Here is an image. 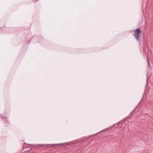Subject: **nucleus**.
Segmentation results:
<instances>
[{
    "instance_id": "nucleus-2",
    "label": "nucleus",
    "mask_w": 153,
    "mask_h": 153,
    "mask_svg": "<svg viewBox=\"0 0 153 153\" xmlns=\"http://www.w3.org/2000/svg\"><path fill=\"white\" fill-rule=\"evenodd\" d=\"M47 144H38L36 145H32V146H35L36 147H45L46 146H47Z\"/></svg>"
},
{
    "instance_id": "nucleus-5",
    "label": "nucleus",
    "mask_w": 153,
    "mask_h": 153,
    "mask_svg": "<svg viewBox=\"0 0 153 153\" xmlns=\"http://www.w3.org/2000/svg\"><path fill=\"white\" fill-rule=\"evenodd\" d=\"M148 64H149V62H148Z\"/></svg>"
},
{
    "instance_id": "nucleus-4",
    "label": "nucleus",
    "mask_w": 153,
    "mask_h": 153,
    "mask_svg": "<svg viewBox=\"0 0 153 153\" xmlns=\"http://www.w3.org/2000/svg\"><path fill=\"white\" fill-rule=\"evenodd\" d=\"M38 0H36V1H35V2H36V1H37Z\"/></svg>"
},
{
    "instance_id": "nucleus-3",
    "label": "nucleus",
    "mask_w": 153,
    "mask_h": 153,
    "mask_svg": "<svg viewBox=\"0 0 153 153\" xmlns=\"http://www.w3.org/2000/svg\"><path fill=\"white\" fill-rule=\"evenodd\" d=\"M88 138H86V139H85H85L88 140Z\"/></svg>"
},
{
    "instance_id": "nucleus-1",
    "label": "nucleus",
    "mask_w": 153,
    "mask_h": 153,
    "mask_svg": "<svg viewBox=\"0 0 153 153\" xmlns=\"http://www.w3.org/2000/svg\"><path fill=\"white\" fill-rule=\"evenodd\" d=\"M141 31L140 28H138L135 30L133 36L137 41H138L139 39L140 34H141Z\"/></svg>"
}]
</instances>
